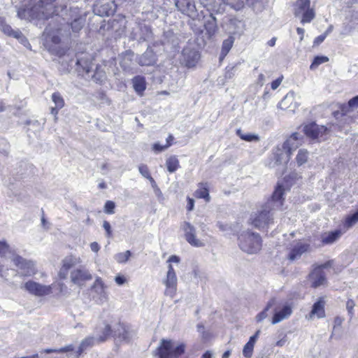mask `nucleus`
Listing matches in <instances>:
<instances>
[{
	"instance_id": "f257e3e1",
	"label": "nucleus",
	"mask_w": 358,
	"mask_h": 358,
	"mask_svg": "<svg viewBox=\"0 0 358 358\" xmlns=\"http://www.w3.org/2000/svg\"><path fill=\"white\" fill-rule=\"evenodd\" d=\"M284 190L283 187L278 184L271 199L251 215V223L255 227L261 230H266L273 224V212L282 206Z\"/></svg>"
},
{
	"instance_id": "f03ea898",
	"label": "nucleus",
	"mask_w": 358,
	"mask_h": 358,
	"mask_svg": "<svg viewBox=\"0 0 358 358\" xmlns=\"http://www.w3.org/2000/svg\"><path fill=\"white\" fill-rule=\"evenodd\" d=\"M57 0H29V3L37 2L31 6L20 8L17 10V16L20 19H26L29 17L38 19H48L56 14L55 6L53 3Z\"/></svg>"
},
{
	"instance_id": "7ed1b4c3",
	"label": "nucleus",
	"mask_w": 358,
	"mask_h": 358,
	"mask_svg": "<svg viewBox=\"0 0 358 358\" xmlns=\"http://www.w3.org/2000/svg\"><path fill=\"white\" fill-rule=\"evenodd\" d=\"M240 249L248 254H257L262 249V241L259 234L251 231H244L238 236Z\"/></svg>"
},
{
	"instance_id": "20e7f679",
	"label": "nucleus",
	"mask_w": 358,
	"mask_h": 358,
	"mask_svg": "<svg viewBox=\"0 0 358 358\" xmlns=\"http://www.w3.org/2000/svg\"><path fill=\"white\" fill-rule=\"evenodd\" d=\"M185 344L176 343L171 339H162L157 348L159 358H178L185 351Z\"/></svg>"
},
{
	"instance_id": "39448f33",
	"label": "nucleus",
	"mask_w": 358,
	"mask_h": 358,
	"mask_svg": "<svg viewBox=\"0 0 358 358\" xmlns=\"http://www.w3.org/2000/svg\"><path fill=\"white\" fill-rule=\"evenodd\" d=\"M180 261L179 257L176 255H171L167 260L168 271L166 272V277L163 279V284L165 285L166 289L164 294L171 298H173L176 296L177 292L178 279L175 270L171 265V263L178 264Z\"/></svg>"
},
{
	"instance_id": "423d86ee",
	"label": "nucleus",
	"mask_w": 358,
	"mask_h": 358,
	"mask_svg": "<svg viewBox=\"0 0 358 358\" xmlns=\"http://www.w3.org/2000/svg\"><path fill=\"white\" fill-rule=\"evenodd\" d=\"M203 7L208 10L221 13L224 10L226 5L230 6L235 10H240L244 6V3L252 4L250 0H199Z\"/></svg>"
},
{
	"instance_id": "0eeeda50",
	"label": "nucleus",
	"mask_w": 358,
	"mask_h": 358,
	"mask_svg": "<svg viewBox=\"0 0 358 358\" xmlns=\"http://www.w3.org/2000/svg\"><path fill=\"white\" fill-rule=\"evenodd\" d=\"M306 136L313 143H320L327 139L329 130L324 126L312 122L303 126Z\"/></svg>"
},
{
	"instance_id": "6e6552de",
	"label": "nucleus",
	"mask_w": 358,
	"mask_h": 358,
	"mask_svg": "<svg viewBox=\"0 0 358 358\" xmlns=\"http://www.w3.org/2000/svg\"><path fill=\"white\" fill-rule=\"evenodd\" d=\"M45 33L47 34L46 37V44L48 48V50L59 57L63 56L65 55L66 49L65 48L61 47L59 45L61 42V38L59 34L64 35L62 33V29H58L57 30V34L54 31H50L48 28L45 29Z\"/></svg>"
},
{
	"instance_id": "1a4fd4ad",
	"label": "nucleus",
	"mask_w": 358,
	"mask_h": 358,
	"mask_svg": "<svg viewBox=\"0 0 358 358\" xmlns=\"http://www.w3.org/2000/svg\"><path fill=\"white\" fill-rule=\"evenodd\" d=\"M333 261L329 260L324 264L314 267L313 271L308 275V281L310 282L312 287L317 288L326 284L327 278L323 269L331 267Z\"/></svg>"
},
{
	"instance_id": "9d476101",
	"label": "nucleus",
	"mask_w": 358,
	"mask_h": 358,
	"mask_svg": "<svg viewBox=\"0 0 358 358\" xmlns=\"http://www.w3.org/2000/svg\"><path fill=\"white\" fill-rule=\"evenodd\" d=\"M10 260L20 270L21 274L24 276H32L37 272L34 262L27 260L16 254H12Z\"/></svg>"
},
{
	"instance_id": "9b49d317",
	"label": "nucleus",
	"mask_w": 358,
	"mask_h": 358,
	"mask_svg": "<svg viewBox=\"0 0 358 358\" xmlns=\"http://www.w3.org/2000/svg\"><path fill=\"white\" fill-rule=\"evenodd\" d=\"M22 288L24 289L29 294L36 296H44L52 293V287L51 285H45L36 282L34 280H28Z\"/></svg>"
},
{
	"instance_id": "f8f14e48",
	"label": "nucleus",
	"mask_w": 358,
	"mask_h": 358,
	"mask_svg": "<svg viewBox=\"0 0 358 358\" xmlns=\"http://www.w3.org/2000/svg\"><path fill=\"white\" fill-rule=\"evenodd\" d=\"M273 316L271 319V324H275L281 321L288 318L292 313V306L285 303H278L275 301V304L273 306Z\"/></svg>"
},
{
	"instance_id": "ddd939ff",
	"label": "nucleus",
	"mask_w": 358,
	"mask_h": 358,
	"mask_svg": "<svg viewBox=\"0 0 358 358\" xmlns=\"http://www.w3.org/2000/svg\"><path fill=\"white\" fill-rule=\"evenodd\" d=\"M222 27L231 35H242L244 31V23L235 17H225L222 24Z\"/></svg>"
},
{
	"instance_id": "4468645a",
	"label": "nucleus",
	"mask_w": 358,
	"mask_h": 358,
	"mask_svg": "<svg viewBox=\"0 0 358 358\" xmlns=\"http://www.w3.org/2000/svg\"><path fill=\"white\" fill-rule=\"evenodd\" d=\"M181 229L184 232L185 238L191 245L200 248L204 243L196 236V228L189 222H183L181 224Z\"/></svg>"
},
{
	"instance_id": "2eb2a0df",
	"label": "nucleus",
	"mask_w": 358,
	"mask_h": 358,
	"mask_svg": "<svg viewBox=\"0 0 358 358\" xmlns=\"http://www.w3.org/2000/svg\"><path fill=\"white\" fill-rule=\"evenodd\" d=\"M70 278L73 284L82 287L87 281L92 279V275L87 269L80 267L71 271Z\"/></svg>"
},
{
	"instance_id": "dca6fc26",
	"label": "nucleus",
	"mask_w": 358,
	"mask_h": 358,
	"mask_svg": "<svg viewBox=\"0 0 358 358\" xmlns=\"http://www.w3.org/2000/svg\"><path fill=\"white\" fill-rule=\"evenodd\" d=\"M106 287L103 282L100 278H97L92 287V295L93 299H94L99 303H103L107 300V292L106 291Z\"/></svg>"
},
{
	"instance_id": "f3484780",
	"label": "nucleus",
	"mask_w": 358,
	"mask_h": 358,
	"mask_svg": "<svg viewBox=\"0 0 358 358\" xmlns=\"http://www.w3.org/2000/svg\"><path fill=\"white\" fill-rule=\"evenodd\" d=\"M71 17L72 21L70 24L73 32L80 31L83 27L86 21L85 13L81 12L78 8L71 9Z\"/></svg>"
},
{
	"instance_id": "a211bd4d",
	"label": "nucleus",
	"mask_w": 358,
	"mask_h": 358,
	"mask_svg": "<svg viewBox=\"0 0 358 358\" xmlns=\"http://www.w3.org/2000/svg\"><path fill=\"white\" fill-rule=\"evenodd\" d=\"M117 328L114 327V337L120 340L129 342L136 335L135 331L130 327L121 323H116Z\"/></svg>"
},
{
	"instance_id": "6ab92c4d",
	"label": "nucleus",
	"mask_w": 358,
	"mask_h": 358,
	"mask_svg": "<svg viewBox=\"0 0 358 358\" xmlns=\"http://www.w3.org/2000/svg\"><path fill=\"white\" fill-rule=\"evenodd\" d=\"M303 142V136L297 133H293L282 145L283 150H286L291 155L293 151L296 150Z\"/></svg>"
},
{
	"instance_id": "aec40b11",
	"label": "nucleus",
	"mask_w": 358,
	"mask_h": 358,
	"mask_svg": "<svg viewBox=\"0 0 358 358\" xmlns=\"http://www.w3.org/2000/svg\"><path fill=\"white\" fill-rule=\"evenodd\" d=\"M291 154L283 150L282 147L276 148L273 152V162L270 164L271 166H275L281 164H286L290 159Z\"/></svg>"
},
{
	"instance_id": "412c9836",
	"label": "nucleus",
	"mask_w": 358,
	"mask_h": 358,
	"mask_svg": "<svg viewBox=\"0 0 358 358\" xmlns=\"http://www.w3.org/2000/svg\"><path fill=\"white\" fill-rule=\"evenodd\" d=\"M341 229L329 231L322 233L320 235V240L322 245H331L338 241L341 236L345 233Z\"/></svg>"
},
{
	"instance_id": "4be33fe9",
	"label": "nucleus",
	"mask_w": 358,
	"mask_h": 358,
	"mask_svg": "<svg viewBox=\"0 0 358 358\" xmlns=\"http://www.w3.org/2000/svg\"><path fill=\"white\" fill-rule=\"evenodd\" d=\"M308 249L309 245L299 242L291 248L287 258L292 262L297 260L303 253L307 252Z\"/></svg>"
},
{
	"instance_id": "5701e85b",
	"label": "nucleus",
	"mask_w": 358,
	"mask_h": 358,
	"mask_svg": "<svg viewBox=\"0 0 358 358\" xmlns=\"http://www.w3.org/2000/svg\"><path fill=\"white\" fill-rule=\"evenodd\" d=\"M176 6L182 13L192 16L196 13L195 5L190 0H176Z\"/></svg>"
},
{
	"instance_id": "b1692460",
	"label": "nucleus",
	"mask_w": 358,
	"mask_h": 358,
	"mask_svg": "<svg viewBox=\"0 0 358 358\" xmlns=\"http://www.w3.org/2000/svg\"><path fill=\"white\" fill-rule=\"evenodd\" d=\"M156 55L152 50L148 48L146 51L137 58L141 66H152L156 63Z\"/></svg>"
},
{
	"instance_id": "393cba45",
	"label": "nucleus",
	"mask_w": 358,
	"mask_h": 358,
	"mask_svg": "<svg viewBox=\"0 0 358 358\" xmlns=\"http://www.w3.org/2000/svg\"><path fill=\"white\" fill-rule=\"evenodd\" d=\"M182 57L186 66L188 67L194 66L199 59V55L198 52L187 48L183 49Z\"/></svg>"
},
{
	"instance_id": "a878e982",
	"label": "nucleus",
	"mask_w": 358,
	"mask_h": 358,
	"mask_svg": "<svg viewBox=\"0 0 358 358\" xmlns=\"http://www.w3.org/2000/svg\"><path fill=\"white\" fill-rule=\"evenodd\" d=\"M0 30L5 34L9 36H13L15 38H20L22 36V34L19 30H13L12 27L7 24L5 20L0 17Z\"/></svg>"
},
{
	"instance_id": "bb28decb",
	"label": "nucleus",
	"mask_w": 358,
	"mask_h": 358,
	"mask_svg": "<svg viewBox=\"0 0 358 358\" xmlns=\"http://www.w3.org/2000/svg\"><path fill=\"white\" fill-rule=\"evenodd\" d=\"M205 29L209 38L213 37L217 31V20L210 14L209 18L205 22Z\"/></svg>"
},
{
	"instance_id": "cd10ccee",
	"label": "nucleus",
	"mask_w": 358,
	"mask_h": 358,
	"mask_svg": "<svg viewBox=\"0 0 358 358\" xmlns=\"http://www.w3.org/2000/svg\"><path fill=\"white\" fill-rule=\"evenodd\" d=\"M133 87L135 92L142 96L146 88V82L143 76H137L132 79Z\"/></svg>"
},
{
	"instance_id": "c85d7f7f",
	"label": "nucleus",
	"mask_w": 358,
	"mask_h": 358,
	"mask_svg": "<svg viewBox=\"0 0 358 358\" xmlns=\"http://www.w3.org/2000/svg\"><path fill=\"white\" fill-rule=\"evenodd\" d=\"M194 196L199 199H203L206 202L210 199L209 191L206 183H200L199 188L195 191Z\"/></svg>"
},
{
	"instance_id": "c756f323",
	"label": "nucleus",
	"mask_w": 358,
	"mask_h": 358,
	"mask_svg": "<svg viewBox=\"0 0 358 358\" xmlns=\"http://www.w3.org/2000/svg\"><path fill=\"white\" fill-rule=\"evenodd\" d=\"M114 327L117 328L116 323L113 326L104 324L101 329V335L99 337V341L102 342L108 339L110 336H114Z\"/></svg>"
},
{
	"instance_id": "7c9ffc66",
	"label": "nucleus",
	"mask_w": 358,
	"mask_h": 358,
	"mask_svg": "<svg viewBox=\"0 0 358 358\" xmlns=\"http://www.w3.org/2000/svg\"><path fill=\"white\" fill-rule=\"evenodd\" d=\"M309 159V152L306 149L299 150L295 160L298 166L306 164Z\"/></svg>"
},
{
	"instance_id": "2f4dec72",
	"label": "nucleus",
	"mask_w": 358,
	"mask_h": 358,
	"mask_svg": "<svg viewBox=\"0 0 358 358\" xmlns=\"http://www.w3.org/2000/svg\"><path fill=\"white\" fill-rule=\"evenodd\" d=\"M234 40L235 38L233 36H229L227 39L224 40L222 42L221 50V56L222 57H224L228 54L233 46Z\"/></svg>"
},
{
	"instance_id": "473e14b6",
	"label": "nucleus",
	"mask_w": 358,
	"mask_h": 358,
	"mask_svg": "<svg viewBox=\"0 0 358 358\" xmlns=\"http://www.w3.org/2000/svg\"><path fill=\"white\" fill-rule=\"evenodd\" d=\"M275 304V299H270L265 308L256 316L257 322H260L268 317L267 311Z\"/></svg>"
},
{
	"instance_id": "72a5a7b5",
	"label": "nucleus",
	"mask_w": 358,
	"mask_h": 358,
	"mask_svg": "<svg viewBox=\"0 0 358 358\" xmlns=\"http://www.w3.org/2000/svg\"><path fill=\"white\" fill-rule=\"evenodd\" d=\"M324 302L322 300L318 301L314 303L311 310L312 315H316L317 317H322L324 316Z\"/></svg>"
},
{
	"instance_id": "f704fd0d",
	"label": "nucleus",
	"mask_w": 358,
	"mask_h": 358,
	"mask_svg": "<svg viewBox=\"0 0 358 358\" xmlns=\"http://www.w3.org/2000/svg\"><path fill=\"white\" fill-rule=\"evenodd\" d=\"M99 341V338L96 339L94 337H88L83 340L78 348V354L80 355L83 352L87 350L88 348L92 347L96 342Z\"/></svg>"
},
{
	"instance_id": "c9c22d12",
	"label": "nucleus",
	"mask_w": 358,
	"mask_h": 358,
	"mask_svg": "<svg viewBox=\"0 0 358 358\" xmlns=\"http://www.w3.org/2000/svg\"><path fill=\"white\" fill-rule=\"evenodd\" d=\"M166 165L170 173L175 172L180 166L179 161L176 156H171L166 159Z\"/></svg>"
},
{
	"instance_id": "e433bc0d",
	"label": "nucleus",
	"mask_w": 358,
	"mask_h": 358,
	"mask_svg": "<svg viewBox=\"0 0 358 358\" xmlns=\"http://www.w3.org/2000/svg\"><path fill=\"white\" fill-rule=\"evenodd\" d=\"M76 64L78 66H80L87 74H89L91 72H92V63L87 59H78Z\"/></svg>"
},
{
	"instance_id": "4c0bfd02",
	"label": "nucleus",
	"mask_w": 358,
	"mask_h": 358,
	"mask_svg": "<svg viewBox=\"0 0 358 358\" xmlns=\"http://www.w3.org/2000/svg\"><path fill=\"white\" fill-rule=\"evenodd\" d=\"M236 134L242 140L252 142V141H259V137L258 135L247 133L245 134L241 129L236 130Z\"/></svg>"
},
{
	"instance_id": "58836bf2",
	"label": "nucleus",
	"mask_w": 358,
	"mask_h": 358,
	"mask_svg": "<svg viewBox=\"0 0 358 358\" xmlns=\"http://www.w3.org/2000/svg\"><path fill=\"white\" fill-rule=\"evenodd\" d=\"M80 262V258H76L73 256H68L63 259L62 266H64L66 269L69 270Z\"/></svg>"
},
{
	"instance_id": "ea45409f",
	"label": "nucleus",
	"mask_w": 358,
	"mask_h": 358,
	"mask_svg": "<svg viewBox=\"0 0 358 358\" xmlns=\"http://www.w3.org/2000/svg\"><path fill=\"white\" fill-rule=\"evenodd\" d=\"M12 254H15L10 250L6 241H0V256L10 259Z\"/></svg>"
},
{
	"instance_id": "a19ab883",
	"label": "nucleus",
	"mask_w": 358,
	"mask_h": 358,
	"mask_svg": "<svg viewBox=\"0 0 358 358\" xmlns=\"http://www.w3.org/2000/svg\"><path fill=\"white\" fill-rule=\"evenodd\" d=\"M358 222V210L354 214L349 215L346 217L344 227L346 228V229H348L349 228L352 227L353 225H355Z\"/></svg>"
},
{
	"instance_id": "79ce46f5",
	"label": "nucleus",
	"mask_w": 358,
	"mask_h": 358,
	"mask_svg": "<svg viewBox=\"0 0 358 358\" xmlns=\"http://www.w3.org/2000/svg\"><path fill=\"white\" fill-rule=\"evenodd\" d=\"M131 256V252L129 250H127L124 252H120L116 254L114 256V259L115 261L120 264L127 262Z\"/></svg>"
},
{
	"instance_id": "37998d69",
	"label": "nucleus",
	"mask_w": 358,
	"mask_h": 358,
	"mask_svg": "<svg viewBox=\"0 0 358 358\" xmlns=\"http://www.w3.org/2000/svg\"><path fill=\"white\" fill-rule=\"evenodd\" d=\"M329 61V58L326 56H317L314 58L313 62L310 66L311 70L316 69L320 64Z\"/></svg>"
},
{
	"instance_id": "c03bdc74",
	"label": "nucleus",
	"mask_w": 358,
	"mask_h": 358,
	"mask_svg": "<svg viewBox=\"0 0 358 358\" xmlns=\"http://www.w3.org/2000/svg\"><path fill=\"white\" fill-rule=\"evenodd\" d=\"M52 101L57 108H62L64 106V100L59 92H54L52 94Z\"/></svg>"
},
{
	"instance_id": "a18cd8bd",
	"label": "nucleus",
	"mask_w": 358,
	"mask_h": 358,
	"mask_svg": "<svg viewBox=\"0 0 358 358\" xmlns=\"http://www.w3.org/2000/svg\"><path fill=\"white\" fill-rule=\"evenodd\" d=\"M352 108L350 106L349 102L341 106L340 110L334 113V115L338 118V115L346 116L352 111Z\"/></svg>"
},
{
	"instance_id": "49530a36",
	"label": "nucleus",
	"mask_w": 358,
	"mask_h": 358,
	"mask_svg": "<svg viewBox=\"0 0 358 358\" xmlns=\"http://www.w3.org/2000/svg\"><path fill=\"white\" fill-rule=\"evenodd\" d=\"M74 350V346L73 345H69L65 347L59 348V349H45L44 350V352L45 353H64V352H71Z\"/></svg>"
},
{
	"instance_id": "de8ad7c7",
	"label": "nucleus",
	"mask_w": 358,
	"mask_h": 358,
	"mask_svg": "<svg viewBox=\"0 0 358 358\" xmlns=\"http://www.w3.org/2000/svg\"><path fill=\"white\" fill-rule=\"evenodd\" d=\"M301 22L303 24L310 22L315 17V12L313 9L309 8L303 12Z\"/></svg>"
},
{
	"instance_id": "09e8293b",
	"label": "nucleus",
	"mask_w": 358,
	"mask_h": 358,
	"mask_svg": "<svg viewBox=\"0 0 358 358\" xmlns=\"http://www.w3.org/2000/svg\"><path fill=\"white\" fill-rule=\"evenodd\" d=\"M255 343H251L248 341V342L244 345L243 350V355L246 358H250L252 355L253 350H254Z\"/></svg>"
},
{
	"instance_id": "8fccbe9b",
	"label": "nucleus",
	"mask_w": 358,
	"mask_h": 358,
	"mask_svg": "<svg viewBox=\"0 0 358 358\" xmlns=\"http://www.w3.org/2000/svg\"><path fill=\"white\" fill-rule=\"evenodd\" d=\"M310 0H299L296 1V6L298 10L296 13L303 12L310 8Z\"/></svg>"
},
{
	"instance_id": "3c124183",
	"label": "nucleus",
	"mask_w": 358,
	"mask_h": 358,
	"mask_svg": "<svg viewBox=\"0 0 358 358\" xmlns=\"http://www.w3.org/2000/svg\"><path fill=\"white\" fill-rule=\"evenodd\" d=\"M92 78H93L97 82H103V80L106 78L105 73L100 70L99 68L96 67L95 72L91 75Z\"/></svg>"
},
{
	"instance_id": "603ef678",
	"label": "nucleus",
	"mask_w": 358,
	"mask_h": 358,
	"mask_svg": "<svg viewBox=\"0 0 358 358\" xmlns=\"http://www.w3.org/2000/svg\"><path fill=\"white\" fill-rule=\"evenodd\" d=\"M115 204L112 201H107L104 205V212L107 214H113Z\"/></svg>"
},
{
	"instance_id": "864d4df0",
	"label": "nucleus",
	"mask_w": 358,
	"mask_h": 358,
	"mask_svg": "<svg viewBox=\"0 0 358 358\" xmlns=\"http://www.w3.org/2000/svg\"><path fill=\"white\" fill-rule=\"evenodd\" d=\"M355 306V303L352 299H348L346 302V309L348 310V315H350V319H352L354 316V307Z\"/></svg>"
},
{
	"instance_id": "5fc2aeb1",
	"label": "nucleus",
	"mask_w": 358,
	"mask_h": 358,
	"mask_svg": "<svg viewBox=\"0 0 358 358\" xmlns=\"http://www.w3.org/2000/svg\"><path fill=\"white\" fill-rule=\"evenodd\" d=\"M138 170L141 174L145 178L148 179L151 175L150 173L148 166L145 164H141L138 166Z\"/></svg>"
},
{
	"instance_id": "6e6d98bb",
	"label": "nucleus",
	"mask_w": 358,
	"mask_h": 358,
	"mask_svg": "<svg viewBox=\"0 0 358 358\" xmlns=\"http://www.w3.org/2000/svg\"><path fill=\"white\" fill-rule=\"evenodd\" d=\"M234 75H235V67L234 66L227 67L226 69V72H225V75H224L225 79H227V80L231 79L234 76Z\"/></svg>"
},
{
	"instance_id": "4d7b16f0",
	"label": "nucleus",
	"mask_w": 358,
	"mask_h": 358,
	"mask_svg": "<svg viewBox=\"0 0 358 358\" xmlns=\"http://www.w3.org/2000/svg\"><path fill=\"white\" fill-rule=\"evenodd\" d=\"M171 145V143H166L165 145H162L157 143L153 145V150L156 152H162L168 148Z\"/></svg>"
},
{
	"instance_id": "13d9d810",
	"label": "nucleus",
	"mask_w": 358,
	"mask_h": 358,
	"mask_svg": "<svg viewBox=\"0 0 358 358\" xmlns=\"http://www.w3.org/2000/svg\"><path fill=\"white\" fill-rule=\"evenodd\" d=\"M103 227L106 231V236L110 238L112 236V229L110 223L108 221H103Z\"/></svg>"
},
{
	"instance_id": "bf43d9fd",
	"label": "nucleus",
	"mask_w": 358,
	"mask_h": 358,
	"mask_svg": "<svg viewBox=\"0 0 358 358\" xmlns=\"http://www.w3.org/2000/svg\"><path fill=\"white\" fill-rule=\"evenodd\" d=\"M326 37H327V34H322L320 35L319 36H317V38H315V40L313 41V45H319L320 43H322L324 41Z\"/></svg>"
},
{
	"instance_id": "052dcab7",
	"label": "nucleus",
	"mask_w": 358,
	"mask_h": 358,
	"mask_svg": "<svg viewBox=\"0 0 358 358\" xmlns=\"http://www.w3.org/2000/svg\"><path fill=\"white\" fill-rule=\"evenodd\" d=\"M69 269H66L64 266H62L59 272V277L61 279H66L68 273H69Z\"/></svg>"
},
{
	"instance_id": "680f3d73",
	"label": "nucleus",
	"mask_w": 358,
	"mask_h": 358,
	"mask_svg": "<svg viewBox=\"0 0 358 358\" xmlns=\"http://www.w3.org/2000/svg\"><path fill=\"white\" fill-rule=\"evenodd\" d=\"M282 81V76L277 78L276 80H273L272 83H271V88L272 90H276L279 85L281 84Z\"/></svg>"
},
{
	"instance_id": "e2e57ef3",
	"label": "nucleus",
	"mask_w": 358,
	"mask_h": 358,
	"mask_svg": "<svg viewBox=\"0 0 358 358\" xmlns=\"http://www.w3.org/2000/svg\"><path fill=\"white\" fill-rule=\"evenodd\" d=\"M115 281L118 285H122L126 282V278L121 275H117L115 278Z\"/></svg>"
},
{
	"instance_id": "0e129e2a",
	"label": "nucleus",
	"mask_w": 358,
	"mask_h": 358,
	"mask_svg": "<svg viewBox=\"0 0 358 358\" xmlns=\"http://www.w3.org/2000/svg\"><path fill=\"white\" fill-rule=\"evenodd\" d=\"M348 102L352 108H358V96L350 99Z\"/></svg>"
},
{
	"instance_id": "69168bd1",
	"label": "nucleus",
	"mask_w": 358,
	"mask_h": 358,
	"mask_svg": "<svg viewBox=\"0 0 358 358\" xmlns=\"http://www.w3.org/2000/svg\"><path fill=\"white\" fill-rule=\"evenodd\" d=\"M187 201H188L187 206V210L189 211H191V210H192L194 209V201L193 199H191V198L188 197L187 198Z\"/></svg>"
},
{
	"instance_id": "338daca9",
	"label": "nucleus",
	"mask_w": 358,
	"mask_h": 358,
	"mask_svg": "<svg viewBox=\"0 0 358 358\" xmlns=\"http://www.w3.org/2000/svg\"><path fill=\"white\" fill-rule=\"evenodd\" d=\"M260 332H261V331L259 329L257 330L255 332V334L250 338L249 341H250L251 343H255V342L257 341V340L260 334Z\"/></svg>"
},
{
	"instance_id": "774afa93",
	"label": "nucleus",
	"mask_w": 358,
	"mask_h": 358,
	"mask_svg": "<svg viewBox=\"0 0 358 358\" xmlns=\"http://www.w3.org/2000/svg\"><path fill=\"white\" fill-rule=\"evenodd\" d=\"M90 248L93 252H97L99 250L100 247L96 242H93L90 244Z\"/></svg>"
}]
</instances>
